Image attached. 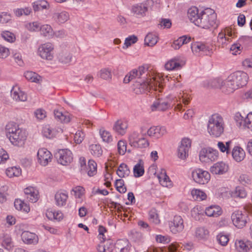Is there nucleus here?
<instances>
[{"mask_svg":"<svg viewBox=\"0 0 252 252\" xmlns=\"http://www.w3.org/2000/svg\"><path fill=\"white\" fill-rule=\"evenodd\" d=\"M170 88L172 90L175 94H169L165 98H158L152 105L151 109L152 111H161L166 110L172 104L174 105L176 102L182 98L183 103L186 105H188L189 102V97L188 95H185L184 94L182 93L183 91L182 90V85L179 82L175 83L174 81L170 84Z\"/></svg>","mask_w":252,"mask_h":252,"instance_id":"nucleus-1","label":"nucleus"},{"mask_svg":"<svg viewBox=\"0 0 252 252\" xmlns=\"http://www.w3.org/2000/svg\"><path fill=\"white\" fill-rule=\"evenodd\" d=\"M188 16L191 22L202 29L217 27V15L211 8H207L199 11L196 7H193L188 10Z\"/></svg>","mask_w":252,"mask_h":252,"instance_id":"nucleus-2","label":"nucleus"},{"mask_svg":"<svg viewBox=\"0 0 252 252\" xmlns=\"http://www.w3.org/2000/svg\"><path fill=\"white\" fill-rule=\"evenodd\" d=\"M6 135L11 143L18 147H22L27 139V134L24 129L20 128L16 123H9L5 127Z\"/></svg>","mask_w":252,"mask_h":252,"instance_id":"nucleus-3","label":"nucleus"},{"mask_svg":"<svg viewBox=\"0 0 252 252\" xmlns=\"http://www.w3.org/2000/svg\"><path fill=\"white\" fill-rule=\"evenodd\" d=\"M224 126L222 117L219 114H213L208 120L207 131L213 137H220L223 132Z\"/></svg>","mask_w":252,"mask_h":252,"instance_id":"nucleus-4","label":"nucleus"},{"mask_svg":"<svg viewBox=\"0 0 252 252\" xmlns=\"http://www.w3.org/2000/svg\"><path fill=\"white\" fill-rule=\"evenodd\" d=\"M163 88L162 84L157 80V78L153 77L152 78H147L146 80L137 84L136 88H134V91L137 94L147 93L150 92L151 89L155 91L158 90L160 92Z\"/></svg>","mask_w":252,"mask_h":252,"instance_id":"nucleus-5","label":"nucleus"},{"mask_svg":"<svg viewBox=\"0 0 252 252\" xmlns=\"http://www.w3.org/2000/svg\"><path fill=\"white\" fill-rule=\"evenodd\" d=\"M54 45L47 42L41 44L38 48L37 54L43 60L52 61L54 58Z\"/></svg>","mask_w":252,"mask_h":252,"instance_id":"nucleus-6","label":"nucleus"},{"mask_svg":"<svg viewBox=\"0 0 252 252\" xmlns=\"http://www.w3.org/2000/svg\"><path fill=\"white\" fill-rule=\"evenodd\" d=\"M199 159L202 162L214 161L218 158V152L211 148H202L199 152Z\"/></svg>","mask_w":252,"mask_h":252,"instance_id":"nucleus-7","label":"nucleus"},{"mask_svg":"<svg viewBox=\"0 0 252 252\" xmlns=\"http://www.w3.org/2000/svg\"><path fill=\"white\" fill-rule=\"evenodd\" d=\"M55 157L58 162L63 165H68L73 160L72 153L68 149L60 150L55 154Z\"/></svg>","mask_w":252,"mask_h":252,"instance_id":"nucleus-8","label":"nucleus"},{"mask_svg":"<svg viewBox=\"0 0 252 252\" xmlns=\"http://www.w3.org/2000/svg\"><path fill=\"white\" fill-rule=\"evenodd\" d=\"M192 177L196 183L201 185L207 183L210 179L209 173L200 168L195 169L192 171Z\"/></svg>","mask_w":252,"mask_h":252,"instance_id":"nucleus-9","label":"nucleus"},{"mask_svg":"<svg viewBox=\"0 0 252 252\" xmlns=\"http://www.w3.org/2000/svg\"><path fill=\"white\" fill-rule=\"evenodd\" d=\"M238 88L246 85L249 76L247 73L242 71H238L230 74Z\"/></svg>","mask_w":252,"mask_h":252,"instance_id":"nucleus-10","label":"nucleus"},{"mask_svg":"<svg viewBox=\"0 0 252 252\" xmlns=\"http://www.w3.org/2000/svg\"><path fill=\"white\" fill-rule=\"evenodd\" d=\"M191 140L189 138L182 139L178 151V156L179 158L184 159L188 156V153L191 147Z\"/></svg>","mask_w":252,"mask_h":252,"instance_id":"nucleus-11","label":"nucleus"},{"mask_svg":"<svg viewBox=\"0 0 252 252\" xmlns=\"http://www.w3.org/2000/svg\"><path fill=\"white\" fill-rule=\"evenodd\" d=\"M128 128L127 122L123 119H119L116 121L113 126V131L118 135H124Z\"/></svg>","mask_w":252,"mask_h":252,"instance_id":"nucleus-12","label":"nucleus"},{"mask_svg":"<svg viewBox=\"0 0 252 252\" xmlns=\"http://www.w3.org/2000/svg\"><path fill=\"white\" fill-rule=\"evenodd\" d=\"M37 155L39 163L43 166H46L51 160L52 154L45 148L39 149Z\"/></svg>","mask_w":252,"mask_h":252,"instance_id":"nucleus-13","label":"nucleus"},{"mask_svg":"<svg viewBox=\"0 0 252 252\" xmlns=\"http://www.w3.org/2000/svg\"><path fill=\"white\" fill-rule=\"evenodd\" d=\"M167 133L166 128L163 126H153L147 131V134L155 138H159Z\"/></svg>","mask_w":252,"mask_h":252,"instance_id":"nucleus-14","label":"nucleus"},{"mask_svg":"<svg viewBox=\"0 0 252 252\" xmlns=\"http://www.w3.org/2000/svg\"><path fill=\"white\" fill-rule=\"evenodd\" d=\"M21 238L23 242L27 245H36L39 240L38 237L36 234L28 231H24L22 233Z\"/></svg>","mask_w":252,"mask_h":252,"instance_id":"nucleus-15","label":"nucleus"},{"mask_svg":"<svg viewBox=\"0 0 252 252\" xmlns=\"http://www.w3.org/2000/svg\"><path fill=\"white\" fill-rule=\"evenodd\" d=\"M222 88V92L229 94L234 92L235 90L238 89L237 85L235 84L234 80L231 75L224 80L223 86Z\"/></svg>","mask_w":252,"mask_h":252,"instance_id":"nucleus-16","label":"nucleus"},{"mask_svg":"<svg viewBox=\"0 0 252 252\" xmlns=\"http://www.w3.org/2000/svg\"><path fill=\"white\" fill-rule=\"evenodd\" d=\"M25 196L27 201L36 202L38 199V191L35 188L29 187L24 190Z\"/></svg>","mask_w":252,"mask_h":252,"instance_id":"nucleus-17","label":"nucleus"},{"mask_svg":"<svg viewBox=\"0 0 252 252\" xmlns=\"http://www.w3.org/2000/svg\"><path fill=\"white\" fill-rule=\"evenodd\" d=\"M194 237L199 241H205L209 238L210 232L205 227L199 226L195 229Z\"/></svg>","mask_w":252,"mask_h":252,"instance_id":"nucleus-18","label":"nucleus"},{"mask_svg":"<svg viewBox=\"0 0 252 252\" xmlns=\"http://www.w3.org/2000/svg\"><path fill=\"white\" fill-rule=\"evenodd\" d=\"M235 246L237 250L239 252H247L252 248V244L250 241L236 240Z\"/></svg>","mask_w":252,"mask_h":252,"instance_id":"nucleus-19","label":"nucleus"},{"mask_svg":"<svg viewBox=\"0 0 252 252\" xmlns=\"http://www.w3.org/2000/svg\"><path fill=\"white\" fill-rule=\"evenodd\" d=\"M228 166L223 162H218L211 167L210 171L214 174H223L228 170Z\"/></svg>","mask_w":252,"mask_h":252,"instance_id":"nucleus-20","label":"nucleus"},{"mask_svg":"<svg viewBox=\"0 0 252 252\" xmlns=\"http://www.w3.org/2000/svg\"><path fill=\"white\" fill-rule=\"evenodd\" d=\"M68 198V194L66 191H59L55 195L56 204L59 207L65 205Z\"/></svg>","mask_w":252,"mask_h":252,"instance_id":"nucleus-21","label":"nucleus"},{"mask_svg":"<svg viewBox=\"0 0 252 252\" xmlns=\"http://www.w3.org/2000/svg\"><path fill=\"white\" fill-rule=\"evenodd\" d=\"M147 11L148 7L144 3L134 5L131 8L132 12L137 16H145Z\"/></svg>","mask_w":252,"mask_h":252,"instance_id":"nucleus-22","label":"nucleus"},{"mask_svg":"<svg viewBox=\"0 0 252 252\" xmlns=\"http://www.w3.org/2000/svg\"><path fill=\"white\" fill-rule=\"evenodd\" d=\"M128 242L125 240H119L114 246L113 252H129Z\"/></svg>","mask_w":252,"mask_h":252,"instance_id":"nucleus-23","label":"nucleus"},{"mask_svg":"<svg viewBox=\"0 0 252 252\" xmlns=\"http://www.w3.org/2000/svg\"><path fill=\"white\" fill-rule=\"evenodd\" d=\"M11 95L16 101H25L27 99V94L18 88H13L11 91Z\"/></svg>","mask_w":252,"mask_h":252,"instance_id":"nucleus-24","label":"nucleus"},{"mask_svg":"<svg viewBox=\"0 0 252 252\" xmlns=\"http://www.w3.org/2000/svg\"><path fill=\"white\" fill-rule=\"evenodd\" d=\"M231 153L233 159L237 162L243 160L246 155L244 150L239 146L234 147Z\"/></svg>","mask_w":252,"mask_h":252,"instance_id":"nucleus-25","label":"nucleus"},{"mask_svg":"<svg viewBox=\"0 0 252 252\" xmlns=\"http://www.w3.org/2000/svg\"><path fill=\"white\" fill-rule=\"evenodd\" d=\"M158 178L160 184L163 187H170L172 186L171 181L167 175L164 169H161L160 173L158 175Z\"/></svg>","mask_w":252,"mask_h":252,"instance_id":"nucleus-26","label":"nucleus"},{"mask_svg":"<svg viewBox=\"0 0 252 252\" xmlns=\"http://www.w3.org/2000/svg\"><path fill=\"white\" fill-rule=\"evenodd\" d=\"M205 214L209 217H218L221 215L222 210L219 206H211L206 209Z\"/></svg>","mask_w":252,"mask_h":252,"instance_id":"nucleus-27","label":"nucleus"},{"mask_svg":"<svg viewBox=\"0 0 252 252\" xmlns=\"http://www.w3.org/2000/svg\"><path fill=\"white\" fill-rule=\"evenodd\" d=\"M53 18L58 24H63L69 19V15L68 12L63 11L55 13L53 15Z\"/></svg>","mask_w":252,"mask_h":252,"instance_id":"nucleus-28","label":"nucleus"},{"mask_svg":"<svg viewBox=\"0 0 252 252\" xmlns=\"http://www.w3.org/2000/svg\"><path fill=\"white\" fill-rule=\"evenodd\" d=\"M146 73V75L148 73L147 69L145 67L141 66H139L138 69H134L131 70L128 74L131 77V80H133L136 78H142V76Z\"/></svg>","mask_w":252,"mask_h":252,"instance_id":"nucleus-29","label":"nucleus"},{"mask_svg":"<svg viewBox=\"0 0 252 252\" xmlns=\"http://www.w3.org/2000/svg\"><path fill=\"white\" fill-rule=\"evenodd\" d=\"M191 40V37L187 35H184L178 38L175 40L172 44V47L175 50L179 49L183 45L187 44Z\"/></svg>","mask_w":252,"mask_h":252,"instance_id":"nucleus-30","label":"nucleus"},{"mask_svg":"<svg viewBox=\"0 0 252 252\" xmlns=\"http://www.w3.org/2000/svg\"><path fill=\"white\" fill-rule=\"evenodd\" d=\"M46 216L48 219L52 220H61L63 219V215L60 211H52L48 210L46 213Z\"/></svg>","mask_w":252,"mask_h":252,"instance_id":"nucleus-31","label":"nucleus"},{"mask_svg":"<svg viewBox=\"0 0 252 252\" xmlns=\"http://www.w3.org/2000/svg\"><path fill=\"white\" fill-rule=\"evenodd\" d=\"M169 226L170 231L174 234L181 232L184 228L183 221H169Z\"/></svg>","mask_w":252,"mask_h":252,"instance_id":"nucleus-32","label":"nucleus"},{"mask_svg":"<svg viewBox=\"0 0 252 252\" xmlns=\"http://www.w3.org/2000/svg\"><path fill=\"white\" fill-rule=\"evenodd\" d=\"M72 58V55L67 51H63L58 56L59 61L63 64L69 63L71 61Z\"/></svg>","mask_w":252,"mask_h":252,"instance_id":"nucleus-33","label":"nucleus"},{"mask_svg":"<svg viewBox=\"0 0 252 252\" xmlns=\"http://www.w3.org/2000/svg\"><path fill=\"white\" fill-rule=\"evenodd\" d=\"M130 173L128 166L124 163H121L118 167L117 171V175L121 178H125L128 176Z\"/></svg>","mask_w":252,"mask_h":252,"instance_id":"nucleus-34","label":"nucleus"},{"mask_svg":"<svg viewBox=\"0 0 252 252\" xmlns=\"http://www.w3.org/2000/svg\"><path fill=\"white\" fill-rule=\"evenodd\" d=\"M144 173V168L142 160L140 159L133 167V174L135 177H140Z\"/></svg>","mask_w":252,"mask_h":252,"instance_id":"nucleus-35","label":"nucleus"},{"mask_svg":"<svg viewBox=\"0 0 252 252\" xmlns=\"http://www.w3.org/2000/svg\"><path fill=\"white\" fill-rule=\"evenodd\" d=\"M158 37L155 34L149 33L146 36L144 41L145 44L149 46H153L157 44Z\"/></svg>","mask_w":252,"mask_h":252,"instance_id":"nucleus-36","label":"nucleus"},{"mask_svg":"<svg viewBox=\"0 0 252 252\" xmlns=\"http://www.w3.org/2000/svg\"><path fill=\"white\" fill-rule=\"evenodd\" d=\"M247 193L245 189L242 187H237L235 190L232 191L231 195L234 198H244L247 196Z\"/></svg>","mask_w":252,"mask_h":252,"instance_id":"nucleus-37","label":"nucleus"},{"mask_svg":"<svg viewBox=\"0 0 252 252\" xmlns=\"http://www.w3.org/2000/svg\"><path fill=\"white\" fill-rule=\"evenodd\" d=\"M88 176L92 177L96 174L97 172V165L93 160H89L87 167Z\"/></svg>","mask_w":252,"mask_h":252,"instance_id":"nucleus-38","label":"nucleus"},{"mask_svg":"<svg viewBox=\"0 0 252 252\" xmlns=\"http://www.w3.org/2000/svg\"><path fill=\"white\" fill-rule=\"evenodd\" d=\"M2 246L6 250L10 251L14 247V243L9 235H4L2 241Z\"/></svg>","mask_w":252,"mask_h":252,"instance_id":"nucleus-39","label":"nucleus"},{"mask_svg":"<svg viewBox=\"0 0 252 252\" xmlns=\"http://www.w3.org/2000/svg\"><path fill=\"white\" fill-rule=\"evenodd\" d=\"M54 114L55 117L62 123H67L70 122V117L68 114H64L58 110H54Z\"/></svg>","mask_w":252,"mask_h":252,"instance_id":"nucleus-40","label":"nucleus"},{"mask_svg":"<svg viewBox=\"0 0 252 252\" xmlns=\"http://www.w3.org/2000/svg\"><path fill=\"white\" fill-rule=\"evenodd\" d=\"M191 194L193 198L197 200H203L206 198L207 195L203 191L197 189H193L191 191Z\"/></svg>","mask_w":252,"mask_h":252,"instance_id":"nucleus-41","label":"nucleus"},{"mask_svg":"<svg viewBox=\"0 0 252 252\" xmlns=\"http://www.w3.org/2000/svg\"><path fill=\"white\" fill-rule=\"evenodd\" d=\"M39 31H40L41 34L44 36L50 37L53 35V29L51 26L49 25L40 26Z\"/></svg>","mask_w":252,"mask_h":252,"instance_id":"nucleus-42","label":"nucleus"},{"mask_svg":"<svg viewBox=\"0 0 252 252\" xmlns=\"http://www.w3.org/2000/svg\"><path fill=\"white\" fill-rule=\"evenodd\" d=\"M14 206L16 209L18 210H23L24 211L26 212H28L30 210L29 206L20 199H16L15 200Z\"/></svg>","mask_w":252,"mask_h":252,"instance_id":"nucleus-43","label":"nucleus"},{"mask_svg":"<svg viewBox=\"0 0 252 252\" xmlns=\"http://www.w3.org/2000/svg\"><path fill=\"white\" fill-rule=\"evenodd\" d=\"M90 151L94 157H99L102 154V150L100 145L92 144L90 146Z\"/></svg>","mask_w":252,"mask_h":252,"instance_id":"nucleus-44","label":"nucleus"},{"mask_svg":"<svg viewBox=\"0 0 252 252\" xmlns=\"http://www.w3.org/2000/svg\"><path fill=\"white\" fill-rule=\"evenodd\" d=\"M191 48L193 53H197L200 51L206 52L209 51V48L205 44L198 42L192 44Z\"/></svg>","mask_w":252,"mask_h":252,"instance_id":"nucleus-45","label":"nucleus"},{"mask_svg":"<svg viewBox=\"0 0 252 252\" xmlns=\"http://www.w3.org/2000/svg\"><path fill=\"white\" fill-rule=\"evenodd\" d=\"M232 144L231 141H228L224 144L223 142L219 141L218 143V147L220 152L222 153L226 152V154L230 153V149Z\"/></svg>","mask_w":252,"mask_h":252,"instance_id":"nucleus-46","label":"nucleus"},{"mask_svg":"<svg viewBox=\"0 0 252 252\" xmlns=\"http://www.w3.org/2000/svg\"><path fill=\"white\" fill-rule=\"evenodd\" d=\"M181 67V65L175 59L171 60L165 64V68L168 70L178 69Z\"/></svg>","mask_w":252,"mask_h":252,"instance_id":"nucleus-47","label":"nucleus"},{"mask_svg":"<svg viewBox=\"0 0 252 252\" xmlns=\"http://www.w3.org/2000/svg\"><path fill=\"white\" fill-rule=\"evenodd\" d=\"M99 134L103 141L109 143L112 141L113 137L108 131H107L103 128H101L99 130Z\"/></svg>","mask_w":252,"mask_h":252,"instance_id":"nucleus-48","label":"nucleus"},{"mask_svg":"<svg viewBox=\"0 0 252 252\" xmlns=\"http://www.w3.org/2000/svg\"><path fill=\"white\" fill-rule=\"evenodd\" d=\"M42 133L45 137L52 138L56 135V131L52 128L50 126L46 125L43 127Z\"/></svg>","mask_w":252,"mask_h":252,"instance_id":"nucleus-49","label":"nucleus"},{"mask_svg":"<svg viewBox=\"0 0 252 252\" xmlns=\"http://www.w3.org/2000/svg\"><path fill=\"white\" fill-rule=\"evenodd\" d=\"M231 42L230 38L225 35V33L220 32L218 35V42L219 46L222 47L227 45L228 42Z\"/></svg>","mask_w":252,"mask_h":252,"instance_id":"nucleus-50","label":"nucleus"},{"mask_svg":"<svg viewBox=\"0 0 252 252\" xmlns=\"http://www.w3.org/2000/svg\"><path fill=\"white\" fill-rule=\"evenodd\" d=\"M25 78L32 82L37 83L39 81L40 76L32 71H27L25 73Z\"/></svg>","mask_w":252,"mask_h":252,"instance_id":"nucleus-51","label":"nucleus"},{"mask_svg":"<svg viewBox=\"0 0 252 252\" xmlns=\"http://www.w3.org/2000/svg\"><path fill=\"white\" fill-rule=\"evenodd\" d=\"M48 6V3L44 0L37 1L33 2L32 4L33 9L35 11L46 9Z\"/></svg>","mask_w":252,"mask_h":252,"instance_id":"nucleus-52","label":"nucleus"},{"mask_svg":"<svg viewBox=\"0 0 252 252\" xmlns=\"http://www.w3.org/2000/svg\"><path fill=\"white\" fill-rule=\"evenodd\" d=\"M97 75L101 78L109 80L111 79L112 74L111 71L108 68H103L101 69L97 74Z\"/></svg>","mask_w":252,"mask_h":252,"instance_id":"nucleus-53","label":"nucleus"},{"mask_svg":"<svg viewBox=\"0 0 252 252\" xmlns=\"http://www.w3.org/2000/svg\"><path fill=\"white\" fill-rule=\"evenodd\" d=\"M6 174L10 178L14 176H18L21 174V170L20 168L16 167H12L6 169Z\"/></svg>","mask_w":252,"mask_h":252,"instance_id":"nucleus-54","label":"nucleus"},{"mask_svg":"<svg viewBox=\"0 0 252 252\" xmlns=\"http://www.w3.org/2000/svg\"><path fill=\"white\" fill-rule=\"evenodd\" d=\"M129 237L134 242H139L142 238V235L140 232L135 230H132L129 234Z\"/></svg>","mask_w":252,"mask_h":252,"instance_id":"nucleus-55","label":"nucleus"},{"mask_svg":"<svg viewBox=\"0 0 252 252\" xmlns=\"http://www.w3.org/2000/svg\"><path fill=\"white\" fill-rule=\"evenodd\" d=\"M115 186L117 190L120 193H125L126 191V187H124V181L122 179L116 180Z\"/></svg>","mask_w":252,"mask_h":252,"instance_id":"nucleus-56","label":"nucleus"},{"mask_svg":"<svg viewBox=\"0 0 252 252\" xmlns=\"http://www.w3.org/2000/svg\"><path fill=\"white\" fill-rule=\"evenodd\" d=\"M139 134L137 132H133L129 136V143L131 146H135L136 143L140 138Z\"/></svg>","mask_w":252,"mask_h":252,"instance_id":"nucleus-57","label":"nucleus"},{"mask_svg":"<svg viewBox=\"0 0 252 252\" xmlns=\"http://www.w3.org/2000/svg\"><path fill=\"white\" fill-rule=\"evenodd\" d=\"M84 189L81 186H77L72 189L71 194L74 195L76 198H80L84 194Z\"/></svg>","mask_w":252,"mask_h":252,"instance_id":"nucleus-58","label":"nucleus"},{"mask_svg":"<svg viewBox=\"0 0 252 252\" xmlns=\"http://www.w3.org/2000/svg\"><path fill=\"white\" fill-rule=\"evenodd\" d=\"M26 27L30 32H37L39 31L40 25L38 22H33L27 24Z\"/></svg>","mask_w":252,"mask_h":252,"instance_id":"nucleus-59","label":"nucleus"},{"mask_svg":"<svg viewBox=\"0 0 252 252\" xmlns=\"http://www.w3.org/2000/svg\"><path fill=\"white\" fill-rule=\"evenodd\" d=\"M237 41L241 46H246L252 41V37L249 36H242L239 38Z\"/></svg>","mask_w":252,"mask_h":252,"instance_id":"nucleus-60","label":"nucleus"},{"mask_svg":"<svg viewBox=\"0 0 252 252\" xmlns=\"http://www.w3.org/2000/svg\"><path fill=\"white\" fill-rule=\"evenodd\" d=\"M217 241L222 246H225L227 244L229 238L227 235L220 233L217 236Z\"/></svg>","mask_w":252,"mask_h":252,"instance_id":"nucleus-61","label":"nucleus"},{"mask_svg":"<svg viewBox=\"0 0 252 252\" xmlns=\"http://www.w3.org/2000/svg\"><path fill=\"white\" fill-rule=\"evenodd\" d=\"M246 128L252 131V112H250L245 118L244 128Z\"/></svg>","mask_w":252,"mask_h":252,"instance_id":"nucleus-62","label":"nucleus"},{"mask_svg":"<svg viewBox=\"0 0 252 252\" xmlns=\"http://www.w3.org/2000/svg\"><path fill=\"white\" fill-rule=\"evenodd\" d=\"M1 35L5 40L9 42H13L15 40V36L14 34L8 31L3 32Z\"/></svg>","mask_w":252,"mask_h":252,"instance_id":"nucleus-63","label":"nucleus"},{"mask_svg":"<svg viewBox=\"0 0 252 252\" xmlns=\"http://www.w3.org/2000/svg\"><path fill=\"white\" fill-rule=\"evenodd\" d=\"M138 38L137 36L134 35H132L126 38L125 41L124 45L126 48H127L131 44H134L137 42Z\"/></svg>","mask_w":252,"mask_h":252,"instance_id":"nucleus-64","label":"nucleus"}]
</instances>
